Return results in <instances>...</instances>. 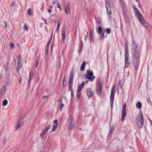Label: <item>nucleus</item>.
Returning <instances> with one entry per match:
<instances>
[{"instance_id": "f257e3e1", "label": "nucleus", "mask_w": 152, "mask_h": 152, "mask_svg": "<svg viewBox=\"0 0 152 152\" xmlns=\"http://www.w3.org/2000/svg\"><path fill=\"white\" fill-rule=\"evenodd\" d=\"M136 122L138 127L140 129H141L142 127V125L144 123L143 115L142 113L139 115V116L137 118L136 120Z\"/></svg>"}, {"instance_id": "f03ea898", "label": "nucleus", "mask_w": 152, "mask_h": 152, "mask_svg": "<svg viewBox=\"0 0 152 152\" xmlns=\"http://www.w3.org/2000/svg\"><path fill=\"white\" fill-rule=\"evenodd\" d=\"M132 56L134 58L137 60H140V53L139 51L138 48L133 49L132 50Z\"/></svg>"}, {"instance_id": "7ed1b4c3", "label": "nucleus", "mask_w": 152, "mask_h": 152, "mask_svg": "<svg viewBox=\"0 0 152 152\" xmlns=\"http://www.w3.org/2000/svg\"><path fill=\"white\" fill-rule=\"evenodd\" d=\"M102 84L101 81L98 80L96 84V92L97 94L101 96L102 91Z\"/></svg>"}, {"instance_id": "20e7f679", "label": "nucleus", "mask_w": 152, "mask_h": 152, "mask_svg": "<svg viewBox=\"0 0 152 152\" xmlns=\"http://www.w3.org/2000/svg\"><path fill=\"white\" fill-rule=\"evenodd\" d=\"M74 76V73L72 71L70 73L69 80L68 83L69 90L71 92L73 91L72 86L73 80V79Z\"/></svg>"}, {"instance_id": "39448f33", "label": "nucleus", "mask_w": 152, "mask_h": 152, "mask_svg": "<svg viewBox=\"0 0 152 152\" xmlns=\"http://www.w3.org/2000/svg\"><path fill=\"white\" fill-rule=\"evenodd\" d=\"M86 73V79H88L91 82L93 81L95 78V76H93V72L89 70H87Z\"/></svg>"}, {"instance_id": "423d86ee", "label": "nucleus", "mask_w": 152, "mask_h": 152, "mask_svg": "<svg viewBox=\"0 0 152 152\" xmlns=\"http://www.w3.org/2000/svg\"><path fill=\"white\" fill-rule=\"evenodd\" d=\"M140 14V16L137 17V18L142 25L145 28L147 27V23L145 20L144 17L142 14Z\"/></svg>"}, {"instance_id": "0eeeda50", "label": "nucleus", "mask_w": 152, "mask_h": 152, "mask_svg": "<svg viewBox=\"0 0 152 152\" xmlns=\"http://www.w3.org/2000/svg\"><path fill=\"white\" fill-rule=\"evenodd\" d=\"M115 86H114L112 89L110 96V104L111 106H112L113 104L114 95L115 93Z\"/></svg>"}, {"instance_id": "6e6552de", "label": "nucleus", "mask_w": 152, "mask_h": 152, "mask_svg": "<svg viewBox=\"0 0 152 152\" xmlns=\"http://www.w3.org/2000/svg\"><path fill=\"white\" fill-rule=\"evenodd\" d=\"M129 52L127 48H126V49L125 50V63L124 66L126 68H127L129 66Z\"/></svg>"}, {"instance_id": "1a4fd4ad", "label": "nucleus", "mask_w": 152, "mask_h": 152, "mask_svg": "<svg viewBox=\"0 0 152 152\" xmlns=\"http://www.w3.org/2000/svg\"><path fill=\"white\" fill-rule=\"evenodd\" d=\"M84 83H85L83 82H82V83L79 86L77 90V93L76 97L78 99H79L81 96V93L80 92V91H81L83 88L84 87L85 85Z\"/></svg>"}, {"instance_id": "9d476101", "label": "nucleus", "mask_w": 152, "mask_h": 152, "mask_svg": "<svg viewBox=\"0 0 152 152\" xmlns=\"http://www.w3.org/2000/svg\"><path fill=\"white\" fill-rule=\"evenodd\" d=\"M126 105L124 104L123 105L121 112V121L122 122L124 120H125V118L126 115Z\"/></svg>"}, {"instance_id": "9b49d317", "label": "nucleus", "mask_w": 152, "mask_h": 152, "mask_svg": "<svg viewBox=\"0 0 152 152\" xmlns=\"http://www.w3.org/2000/svg\"><path fill=\"white\" fill-rule=\"evenodd\" d=\"M6 87L4 86L1 88V91L0 98L3 99L5 94L6 91Z\"/></svg>"}, {"instance_id": "f8f14e48", "label": "nucleus", "mask_w": 152, "mask_h": 152, "mask_svg": "<svg viewBox=\"0 0 152 152\" xmlns=\"http://www.w3.org/2000/svg\"><path fill=\"white\" fill-rule=\"evenodd\" d=\"M68 122L70 126H71L72 127V128H71V129H72L75 126V122L73 121V117L71 115H70L69 117V118L68 119Z\"/></svg>"}, {"instance_id": "ddd939ff", "label": "nucleus", "mask_w": 152, "mask_h": 152, "mask_svg": "<svg viewBox=\"0 0 152 152\" xmlns=\"http://www.w3.org/2000/svg\"><path fill=\"white\" fill-rule=\"evenodd\" d=\"M51 126L49 125L42 132V133L40 135V137H41L42 139L44 135L48 131L49 129L50 128Z\"/></svg>"}, {"instance_id": "4468645a", "label": "nucleus", "mask_w": 152, "mask_h": 152, "mask_svg": "<svg viewBox=\"0 0 152 152\" xmlns=\"http://www.w3.org/2000/svg\"><path fill=\"white\" fill-rule=\"evenodd\" d=\"M23 121L18 120L17 124V126L16 127V130H17L18 129L20 128L23 126Z\"/></svg>"}, {"instance_id": "2eb2a0df", "label": "nucleus", "mask_w": 152, "mask_h": 152, "mask_svg": "<svg viewBox=\"0 0 152 152\" xmlns=\"http://www.w3.org/2000/svg\"><path fill=\"white\" fill-rule=\"evenodd\" d=\"M86 93L88 97H91L93 95V91L91 88H89L87 90Z\"/></svg>"}, {"instance_id": "dca6fc26", "label": "nucleus", "mask_w": 152, "mask_h": 152, "mask_svg": "<svg viewBox=\"0 0 152 152\" xmlns=\"http://www.w3.org/2000/svg\"><path fill=\"white\" fill-rule=\"evenodd\" d=\"M69 3L68 2L66 6H65V11L66 14H70V10L69 8Z\"/></svg>"}, {"instance_id": "f3484780", "label": "nucleus", "mask_w": 152, "mask_h": 152, "mask_svg": "<svg viewBox=\"0 0 152 152\" xmlns=\"http://www.w3.org/2000/svg\"><path fill=\"white\" fill-rule=\"evenodd\" d=\"M20 61H17L16 64H15L16 65V69L17 72L22 67V64H20Z\"/></svg>"}, {"instance_id": "a211bd4d", "label": "nucleus", "mask_w": 152, "mask_h": 152, "mask_svg": "<svg viewBox=\"0 0 152 152\" xmlns=\"http://www.w3.org/2000/svg\"><path fill=\"white\" fill-rule=\"evenodd\" d=\"M62 41H64L66 37V29L63 28L62 31Z\"/></svg>"}, {"instance_id": "6ab92c4d", "label": "nucleus", "mask_w": 152, "mask_h": 152, "mask_svg": "<svg viewBox=\"0 0 152 152\" xmlns=\"http://www.w3.org/2000/svg\"><path fill=\"white\" fill-rule=\"evenodd\" d=\"M119 1L120 2V3H121V7H122L123 8V11L124 13V17L125 18H126V15H125V12L124 11V7H125V4H124V2L123 0H119Z\"/></svg>"}, {"instance_id": "aec40b11", "label": "nucleus", "mask_w": 152, "mask_h": 152, "mask_svg": "<svg viewBox=\"0 0 152 152\" xmlns=\"http://www.w3.org/2000/svg\"><path fill=\"white\" fill-rule=\"evenodd\" d=\"M33 71H30L29 74V79L28 81V85L30 84L31 80L32 79V77L33 76Z\"/></svg>"}, {"instance_id": "412c9836", "label": "nucleus", "mask_w": 152, "mask_h": 152, "mask_svg": "<svg viewBox=\"0 0 152 152\" xmlns=\"http://www.w3.org/2000/svg\"><path fill=\"white\" fill-rule=\"evenodd\" d=\"M139 63H140V60H137L136 61V64L134 65V67H135V69L136 70V72H137L138 70Z\"/></svg>"}, {"instance_id": "4be33fe9", "label": "nucleus", "mask_w": 152, "mask_h": 152, "mask_svg": "<svg viewBox=\"0 0 152 152\" xmlns=\"http://www.w3.org/2000/svg\"><path fill=\"white\" fill-rule=\"evenodd\" d=\"M134 11L136 12L137 14V17H138L139 16H140V14H141L140 12H139V10L136 8L134 6Z\"/></svg>"}, {"instance_id": "5701e85b", "label": "nucleus", "mask_w": 152, "mask_h": 152, "mask_svg": "<svg viewBox=\"0 0 152 152\" xmlns=\"http://www.w3.org/2000/svg\"><path fill=\"white\" fill-rule=\"evenodd\" d=\"M136 107L138 109H140L142 107V104L140 102H137L136 104Z\"/></svg>"}, {"instance_id": "b1692460", "label": "nucleus", "mask_w": 152, "mask_h": 152, "mask_svg": "<svg viewBox=\"0 0 152 152\" xmlns=\"http://www.w3.org/2000/svg\"><path fill=\"white\" fill-rule=\"evenodd\" d=\"M65 75L64 76V78L63 80L62 85H63V87H65L66 86V81H65Z\"/></svg>"}, {"instance_id": "393cba45", "label": "nucleus", "mask_w": 152, "mask_h": 152, "mask_svg": "<svg viewBox=\"0 0 152 152\" xmlns=\"http://www.w3.org/2000/svg\"><path fill=\"white\" fill-rule=\"evenodd\" d=\"M132 46H133V49H135L136 48H137V45L136 43L134 42H133L132 43Z\"/></svg>"}, {"instance_id": "a878e982", "label": "nucleus", "mask_w": 152, "mask_h": 152, "mask_svg": "<svg viewBox=\"0 0 152 152\" xmlns=\"http://www.w3.org/2000/svg\"><path fill=\"white\" fill-rule=\"evenodd\" d=\"M97 32L99 34H101L102 32V28L100 26L98 27L97 29Z\"/></svg>"}, {"instance_id": "bb28decb", "label": "nucleus", "mask_w": 152, "mask_h": 152, "mask_svg": "<svg viewBox=\"0 0 152 152\" xmlns=\"http://www.w3.org/2000/svg\"><path fill=\"white\" fill-rule=\"evenodd\" d=\"M8 103V101L6 99H4L3 102L2 104L4 106H6Z\"/></svg>"}, {"instance_id": "cd10ccee", "label": "nucleus", "mask_w": 152, "mask_h": 152, "mask_svg": "<svg viewBox=\"0 0 152 152\" xmlns=\"http://www.w3.org/2000/svg\"><path fill=\"white\" fill-rule=\"evenodd\" d=\"M21 56L20 54H19L18 56L16 58L15 61V64H16V61H20V60L21 59Z\"/></svg>"}, {"instance_id": "c85d7f7f", "label": "nucleus", "mask_w": 152, "mask_h": 152, "mask_svg": "<svg viewBox=\"0 0 152 152\" xmlns=\"http://www.w3.org/2000/svg\"><path fill=\"white\" fill-rule=\"evenodd\" d=\"M52 34H53L52 33L51 35V37H50V39H49V40L48 41V43L47 45H49L51 43V41L52 40Z\"/></svg>"}, {"instance_id": "c756f323", "label": "nucleus", "mask_w": 152, "mask_h": 152, "mask_svg": "<svg viewBox=\"0 0 152 152\" xmlns=\"http://www.w3.org/2000/svg\"><path fill=\"white\" fill-rule=\"evenodd\" d=\"M52 34H53L52 33L51 35V37H50V39H49V40L48 41V43L47 45H49L51 43V41L52 40Z\"/></svg>"}, {"instance_id": "7c9ffc66", "label": "nucleus", "mask_w": 152, "mask_h": 152, "mask_svg": "<svg viewBox=\"0 0 152 152\" xmlns=\"http://www.w3.org/2000/svg\"><path fill=\"white\" fill-rule=\"evenodd\" d=\"M94 36V32L93 30L91 29L89 30V36Z\"/></svg>"}, {"instance_id": "2f4dec72", "label": "nucleus", "mask_w": 152, "mask_h": 152, "mask_svg": "<svg viewBox=\"0 0 152 152\" xmlns=\"http://www.w3.org/2000/svg\"><path fill=\"white\" fill-rule=\"evenodd\" d=\"M89 39L90 42H93L94 41V38L93 36H89Z\"/></svg>"}, {"instance_id": "473e14b6", "label": "nucleus", "mask_w": 152, "mask_h": 152, "mask_svg": "<svg viewBox=\"0 0 152 152\" xmlns=\"http://www.w3.org/2000/svg\"><path fill=\"white\" fill-rule=\"evenodd\" d=\"M31 9L30 8L28 10L27 13L28 15H31V14L32 13H31Z\"/></svg>"}, {"instance_id": "72a5a7b5", "label": "nucleus", "mask_w": 152, "mask_h": 152, "mask_svg": "<svg viewBox=\"0 0 152 152\" xmlns=\"http://www.w3.org/2000/svg\"><path fill=\"white\" fill-rule=\"evenodd\" d=\"M114 130H115V128L113 126L110 127V133H111L112 132H113L114 131Z\"/></svg>"}, {"instance_id": "f704fd0d", "label": "nucleus", "mask_w": 152, "mask_h": 152, "mask_svg": "<svg viewBox=\"0 0 152 152\" xmlns=\"http://www.w3.org/2000/svg\"><path fill=\"white\" fill-rule=\"evenodd\" d=\"M53 128H52V130L50 132H54L55 131L56 129H57V126L56 125H53Z\"/></svg>"}, {"instance_id": "c9c22d12", "label": "nucleus", "mask_w": 152, "mask_h": 152, "mask_svg": "<svg viewBox=\"0 0 152 152\" xmlns=\"http://www.w3.org/2000/svg\"><path fill=\"white\" fill-rule=\"evenodd\" d=\"M57 5L58 7V8H59V9L60 10V11H61L62 10V9H61V6H60V4L58 2V1L57 0Z\"/></svg>"}, {"instance_id": "e433bc0d", "label": "nucleus", "mask_w": 152, "mask_h": 152, "mask_svg": "<svg viewBox=\"0 0 152 152\" xmlns=\"http://www.w3.org/2000/svg\"><path fill=\"white\" fill-rule=\"evenodd\" d=\"M110 29L109 28H107L106 31V33L108 34H109L110 33Z\"/></svg>"}, {"instance_id": "4c0bfd02", "label": "nucleus", "mask_w": 152, "mask_h": 152, "mask_svg": "<svg viewBox=\"0 0 152 152\" xmlns=\"http://www.w3.org/2000/svg\"><path fill=\"white\" fill-rule=\"evenodd\" d=\"M86 65V61H84L81 66V67L82 68H85Z\"/></svg>"}, {"instance_id": "58836bf2", "label": "nucleus", "mask_w": 152, "mask_h": 152, "mask_svg": "<svg viewBox=\"0 0 152 152\" xmlns=\"http://www.w3.org/2000/svg\"><path fill=\"white\" fill-rule=\"evenodd\" d=\"M104 32L102 34V35L100 36V39H104Z\"/></svg>"}, {"instance_id": "ea45409f", "label": "nucleus", "mask_w": 152, "mask_h": 152, "mask_svg": "<svg viewBox=\"0 0 152 152\" xmlns=\"http://www.w3.org/2000/svg\"><path fill=\"white\" fill-rule=\"evenodd\" d=\"M106 9H107V14L111 15V14H112V12H111V11H109V12H108V8L106 6Z\"/></svg>"}, {"instance_id": "a19ab883", "label": "nucleus", "mask_w": 152, "mask_h": 152, "mask_svg": "<svg viewBox=\"0 0 152 152\" xmlns=\"http://www.w3.org/2000/svg\"><path fill=\"white\" fill-rule=\"evenodd\" d=\"M53 123L56 126L58 125V121L57 119H55L53 121Z\"/></svg>"}, {"instance_id": "79ce46f5", "label": "nucleus", "mask_w": 152, "mask_h": 152, "mask_svg": "<svg viewBox=\"0 0 152 152\" xmlns=\"http://www.w3.org/2000/svg\"><path fill=\"white\" fill-rule=\"evenodd\" d=\"M10 48H12V49H13V48H14V45L13 43H10Z\"/></svg>"}, {"instance_id": "37998d69", "label": "nucleus", "mask_w": 152, "mask_h": 152, "mask_svg": "<svg viewBox=\"0 0 152 152\" xmlns=\"http://www.w3.org/2000/svg\"><path fill=\"white\" fill-rule=\"evenodd\" d=\"M24 28L26 31H28V28L26 24H25L24 26Z\"/></svg>"}, {"instance_id": "c03bdc74", "label": "nucleus", "mask_w": 152, "mask_h": 152, "mask_svg": "<svg viewBox=\"0 0 152 152\" xmlns=\"http://www.w3.org/2000/svg\"><path fill=\"white\" fill-rule=\"evenodd\" d=\"M48 49H45V55L46 56H47L48 55Z\"/></svg>"}, {"instance_id": "a18cd8bd", "label": "nucleus", "mask_w": 152, "mask_h": 152, "mask_svg": "<svg viewBox=\"0 0 152 152\" xmlns=\"http://www.w3.org/2000/svg\"><path fill=\"white\" fill-rule=\"evenodd\" d=\"M64 106V105L63 103H61L60 104L59 108L60 110H61Z\"/></svg>"}, {"instance_id": "49530a36", "label": "nucleus", "mask_w": 152, "mask_h": 152, "mask_svg": "<svg viewBox=\"0 0 152 152\" xmlns=\"http://www.w3.org/2000/svg\"><path fill=\"white\" fill-rule=\"evenodd\" d=\"M25 115H23L22 116H21L19 119V120H20V121H21V120L23 119L25 117Z\"/></svg>"}, {"instance_id": "de8ad7c7", "label": "nucleus", "mask_w": 152, "mask_h": 152, "mask_svg": "<svg viewBox=\"0 0 152 152\" xmlns=\"http://www.w3.org/2000/svg\"><path fill=\"white\" fill-rule=\"evenodd\" d=\"M7 140V138L6 137H4L3 138V144H4L5 142Z\"/></svg>"}, {"instance_id": "09e8293b", "label": "nucleus", "mask_w": 152, "mask_h": 152, "mask_svg": "<svg viewBox=\"0 0 152 152\" xmlns=\"http://www.w3.org/2000/svg\"><path fill=\"white\" fill-rule=\"evenodd\" d=\"M15 5V3L14 2H12L11 4V6L12 7L14 6Z\"/></svg>"}, {"instance_id": "8fccbe9b", "label": "nucleus", "mask_w": 152, "mask_h": 152, "mask_svg": "<svg viewBox=\"0 0 152 152\" xmlns=\"http://www.w3.org/2000/svg\"><path fill=\"white\" fill-rule=\"evenodd\" d=\"M71 95L72 97L73 98L74 97V96L73 91L71 92Z\"/></svg>"}, {"instance_id": "3c124183", "label": "nucleus", "mask_w": 152, "mask_h": 152, "mask_svg": "<svg viewBox=\"0 0 152 152\" xmlns=\"http://www.w3.org/2000/svg\"><path fill=\"white\" fill-rule=\"evenodd\" d=\"M4 23L5 24V28H7V24L5 21H4Z\"/></svg>"}, {"instance_id": "603ef678", "label": "nucleus", "mask_w": 152, "mask_h": 152, "mask_svg": "<svg viewBox=\"0 0 152 152\" xmlns=\"http://www.w3.org/2000/svg\"><path fill=\"white\" fill-rule=\"evenodd\" d=\"M49 96H44L42 97V98L43 99H45V98H48L49 97Z\"/></svg>"}, {"instance_id": "864d4df0", "label": "nucleus", "mask_w": 152, "mask_h": 152, "mask_svg": "<svg viewBox=\"0 0 152 152\" xmlns=\"http://www.w3.org/2000/svg\"><path fill=\"white\" fill-rule=\"evenodd\" d=\"M58 102H62V99H59L58 100Z\"/></svg>"}, {"instance_id": "5fc2aeb1", "label": "nucleus", "mask_w": 152, "mask_h": 152, "mask_svg": "<svg viewBox=\"0 0 152 152\" xmlns=\"http://www.w3.org/2000/svg\"><path fill=\"white\" fill-rule=\"evenodd\" d=\"M56 2H57V1H54L53 2V5H55L56 4Z\"/></svg>"}, {"instance_id": "6e6d98bb", "label": "nucleus", "mask_w": 152, "mask_h": 152, "mask_svg": "<svg viewBox=\"0 0 152 152\" xmlns=\"http://www.w3.org/2000/svg\"><path fill=\"white\" fill-rule=\"evenodd\" d=\"M108 15V16L109 17V18L110 19H111L112 18V17H111V15Z\"/></svg>"}, {"instance_id": "4d7b16f0", "label": "nucleus", "mask_w": 152, "mask_h": 152, "mask_svg": "<svg viewBox=\"0 0 152 152\" xmlns=\"http://www.w3.org/2000/svg\"><path fill=\"white\" fill-rule=\"evenodd\" d=\"M49 47V45H47L45 49H48Z\"/></svg>"}, {"instance_id": "13d9d810", "label": "nucleus", "mask_w": 152, "mask_h": 152, "mask_svg": "<svg viewBox=\"0 0 152 152\" xmlns=\"http://www.w3.org/2000/svg\"><path fill=\"white\" fill-rule=\"evenodd\" d=\"M85 68H82L81 67L80 68V70L82 71H83L84 70Z\"/></svg>"}, {"instance_id": "bf43d9fd", "label": "nucleus", "mask_w": 152, "mask_h": 152, "mask_svg": "<svg viewBox=\"0 0 152 152\" xmlns=\"http://www.w3.org/2000/svg\"><path fill=\"white\" fill-rule=\"evenodd\" d=\"M60 26V23H58L57 25V28H59Z\"/></svg>"}, {"instance_id": "052dcab7", "label": "nucleus", "mask_w": 152, "mask_h": 152, "mask_svg": "<svg viewBox=\"0 0 152 152\" xmlns=\"http://www.w3.org/2000/svg\"><path fill=\"white\" fill-rule=\"evenodd\" d=\"M38 64H37V63H36V64H35V68H36L37 67V66L38 65Z\"/></svg>"}, {"instance_id": "680f3d73", "label": "nucleus", "mask_w": 152, "mask_h": 152, "mask_svg": "<svg viewBox=\"0 0 152 152\" xmlns=\"http://www.w3.org/2000/svg\"><path fill=\"white\" fill-rule=\"evenodd\" d=\"M48 11L49 12V13H50L51 12V10H48Z\"/></svg>"}, {"instance_id": "e2e57ef3", "label": "nucleus", "mask_w": 152, "mask_h": 152, "mask_svg": "<svg viewBox=\"0 0 152 152\" xmlns=\"http://www.w3.org/2000/svg\"><path fill=\"white\" fill-rule=\"evenodd\" d=\"M53 45H52V47L51 48V50H52L53 49Z\"/></svg>"}, {"instance_id": "0e129e2a", "label": "nucleus", "mask_w": 152, "mask_h": 152, "mask_svg": "<svg viewBox=\"0 0 152 152\" xmlns=\"http://www.w3.org/2000/svg\"><path fill=\"white\" fill-rule=\"evenodd\" d=\"M36 63H37V64H38L39 61L38 60L37 61Z\"/></svg>"}, {"instance_id": "69168bd1", "label": "nucleus", "mask_w": 152, "mask_h": 152, "mask_svg": "<svg viewBox=\"0 0 152 152\" xmlns=\"http://www.w3.org/2000/svg\"><path fill=\"white\" fill-rule=\"evenodd\" d=\"M81 46H82L83 45V44L82 43V41H81Z\"/></svg>"}, {"instance_id": "338daca9", "label": "nucleus", "mask_w": 152, "mask_h": 152, "mask_svg": "<svg viewBox=\"0 0 152 152\" xmlns=\"http://www.w3.org/2000/svg\"><path fill=\"white\" fill-rule=\"evenodd\" d=\"M135 1L137 2H140L139 0H135Z\"/></svg>"}, {"instance_id": "774afa93", "label": "nucleus", "mask_w": 152, "mask_h": 152, "mask_svg": "<svg viewBox=\"0 0 152 152\" xmlns=\"http://www.w3.org/2000/svg\"><path fill=\"white\" fill-rule=\"evenodd\" d=\"M59 28H58L57 27V31H58V29H59Z\"/></svg>"}]
</instances>
